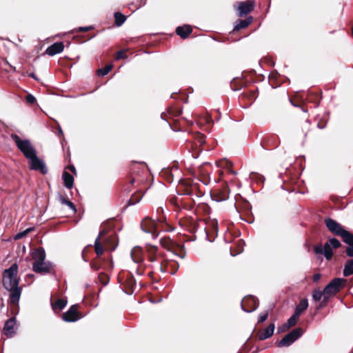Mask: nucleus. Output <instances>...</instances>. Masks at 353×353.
Listing matches in <instances>:
<instances>
[{
    "instance_id": "f257e3e1",
    "label": "nucleus",
    "mask_w": 353,
    "mask_h": 353,
    "mask_svg": "<svg viewBox=\"0 0 353 353\" xmlns=\"http://www.w3.org/2000/svg\"><path fill=\"white\" fill-rule=\"evenodd\" d=\"M32 259L34 263L32 270L36 273L47 274L51 270V265L50 263L45 261L46 253L43 249L39 248L32 253Z\"/></svg>"
},
{
    "instance_id": "f03ea898",
    "label": "nucleus",
    "mask_w": 353,
    "mask_h": 353,
    "mask_svg": "<svg viewBox=\"0 0 353 353\" xmlns=\"http://www.w3.org/2000/svg\"><path fill=\"white\" fill-rule=\"evenodd\" d=\"M18 265L17 263L12 264L8 269L3 272V285L6 290H13L14 287L19 285V279L17 278Z\"/></svg>"
},
{
    "instance_id": "7ed1b4c3",
    "label": "nucleus",
    "mask_w": 353,
    "mask_h": 353,
    "mask_svg": "<svg viewBox=\"0 0 353 353\" xmlns=\"http://www.w3.org/2000/svg\"><path fill=\"white\" fill-rule=\"evenodd\" d=\"M11 138L17 148L23 153L26 159L37 153L36 150L28 139H21L17 134H12Z\"/></svg>"
},
{
    "instance_id": "20e7f679",
    "label": "nucleus",
    "mask_w": 353,
    "mask_h": 353,
    "mask_svg": "<svg viewBox=\"0 0 353 353\" xmlns=\"http://www.w3.org/2000/svg\"><path fill=\"white\" fill-rule=\"evenodd\" d=\"M345 280L343 279L336 278L333 279L324 288V301H327L330 297L335 295L343 286Z\"/></svg>"
},
{
    "instance_id": "39448f33",
    "label": "nucleus",
    "mask_w": 353,
    "mask_h": 353,
    "mask_svg": "<svg viewBox=\"0 0 353 353\" xmlns=\"http://www.w3.org/2000/svg\"><path fill=\"white\" fill-rule=\"evenodd\" d=\"M303 334L301 328H296L285 335L278 343V347H288L292 344Z\"/></svg>"
},
{
    "instance_id": "423d86ee",
    "label": "nucleus",
    "mask_w": 353,
    "mask_h": 353,
    "mask_svg": "<svg viewBox=\"0 0 353 353\" xmlns=\"http://www.w3.org/2000/svg\"><path fill=\"white\" fill-rule=\"evenodd\" d=\"M28 159L31 170H39L43 174L47 173L48 169L43 161L37 157V153L28 157Z\"/></svg>"
},
{
    "instance_id": "0eeeda50",
    "label": "nucleus",
    "mask_w": 353,
    "mask_h": 353,
    "mask_svg": "<svg viewBox=\"0 0 353 353\" xmlns=\"http://www.w3.org/2000/svg\"><path fill=\"white\" fill-rule=\"evenodd\" d=\"M77 305H72L70 309L63 314V319L66 322H74L81 319V314L78 312Z\"/></svg>"
},
{
    "instance_id": "6e6552de",
    "label": "nucleus",
    "mask_w": 353,
    "mask_h": 353,
    "mask_svg": "<svg viewBox=\"0 0 353 353\" xmlns=\"http://www.w3.org/2000/svg\"><path fill=\"white\" fill-rule=\"evenodd\" d=\"M259 306L257 300L253 296H249L245 298L242 303V309L246 312H251L255 310Z\"/></svg>"
},
{
    "instance_id": "1a4fd4ad",
    "label": "nucleus",
    "mask_w": 353,
    "mask_h": 353,
    "mask_svg": "<svg viewBox=\"0 0 353 353\" xmlns=\"http://www.w3.org/2000/svg\"><path fill=\"white\" fill-rule=\"evenodd\" d=\"M141 226L144 232L153 234L157 230L158 223L154 220L146 217L142 221Z\"/></svg>"
},
{
    "instance_id": "9d476101",
    "label": "nucleus",
    "mask_w": 353,
    "mask_h": 353,
    "mask_svg": "<svg viewBox=\"0 0 353 353\" xmlns=\"http://www.w3.org/2000/svg\"><path fill=\"white\" fill-rule=\"evenodd\" d=\"M325 223L327 229L337 236H339L341 233V231L344 230L341 224L330 218L326 219L325 220Z\"/></svg>"
},
{
    "instance_id": "9b49d317",
    "label": "nucleus",
    "mask_w": 353,
    "mask_h": 353,
    "mask_svg": "<svg viewBox=\"0 0 353 353\" xmlns=\"http://www.w3.org/2000/svg\"><path fill=\"white\" fill-rule=\"evenodd\" d=\"M314 252L316 254H323L325 257L328 260H330L333 256L332 248L331 245L327 243V242L325 243L323 247L321 245L316 246L314 248Z\"/></svg>"
},
{
    "instance_id": "f8f14e48",
    "label": "nucleus",
    "mask_w": 353,
    "mask_h": 353,
    "mask_svg": "<svg viewBox=\"0 0 353 353\" xmlns=\"http://www.w3.org/2000/svg\"><path fill=\"white\" fill-rule=\"evenodd\" d=\"M131 258L135 263L142 264L144 261L143 252L140 247H134L130 252Z\"/></svg>"
},
{
    "instance_id": "ddd939ff",
    "label": "nucleus",
    "mask_w": 353,
    "mask_h": 353,
    "mask_svg": "<svg viewBox=\"0 0 353 353\" xmlns=\"http://www.w3.org/2000/svg\"><path fill=\"white\" fill-rule=\"evenodd\" d=\"M254 9V3L251 1L241 2L239 5V14L243 17L248 14Z\"/></svg>"
},
{
    "instance_id": "4468645a",
    "label": "nucleus",
    "mask_w": 353,
    "mask_h": 353,
    "mask_svg": "<svg viewBox=\"0 0 353 353\" xmlns=\"http://www.w3.org/2000/svg\"><path fill=\"white\" fill-rule=\"evenodd\" d=\"M64 49V45L62 42H57L50 46L46 50V53L49 56H54L61 53Z\"/></svg>"
},
{
    "instance_id": "2eb2a0df",
    "label": "nucleus",
    "mask_w": 353,
    "mask_h": 353,
    "mask_svg": "<svg viewBox=\"0 0 353 353\" xmlns=\"http://www.w3.org/2000/svg\"><path fill=\"white\" fill-rule=\"evenodd\" d=\"M16 325L15 318L9 319L3 327V332L7 336H12L14 334V327Z\"/></svg>"
},
{
    "instance_id": "dca6fc26",
    "label": "nucleus",
    "mask_w": 353,
    "mask_h": 353,
    "mask_svg": "<svg viewBox=\"0 0 353 353\" xmlns=\"http://www.w3.org/2000/svg\"><path fill=\"white\" fill-rule=\"evenodd\" d=\"M10 292V301L12 305H18L21 294V288L19 286L14 287L13 290H8Z\"/></svg>"
},
{
    "instance_id": "f3484780",
    "label": "nucleus",
    "mask_w": 353,
    "mask_h": 353,
    "mask_svg": "<svg viewBox=\"0 0 353 353\" xmlns=\"http://www.w3.org/2000/svg\"><path fill=\"white\" fill-rule=\"evenodd\" d=\"M192 28L190 26L185 25L177 27L176 29V33L182 39H186L192 32Z\"/></svg>"
},
{
    "instance_id": "a211bd4d",
    "label": "nucleus",
    "mask_w": 353,
    "mask_h": 353,
    "mask_svg": "<svg viewBox=\"0 0 353 353\" xmlns=\"http://www.w3.org/2000/svg\"><path fill=\"white\" fill-rule=\"evenodd\" d=\"M148 256L151 262H155L157 260V247L154 245H148L146 248Z\"/></svg>"
},
{
    "instance_id": "6ab92c4d",
    "label": "nucleus",
    "mask_w": 353,
    "mask_h": 353,
    "mask_svg": "<svg viewBox=\"0 0 353 353\" xmlns=\"http://www.w3.org/2000/svg\"><path fill=\"white\" fill-rule=\"evenodd\" d=\"M105 234V231L103 230L99 232V236L94 241V248L95 252L97 256H101L103 253V247L101 245V243H100V239L102 236H103Z\"/></svg>"
},
{
    "instance_id": "aec40b11",
    "label": "nucleus",
    "mask_w": 353,
    "mask_h": 353,
    "mask_svg": "<svg viewBox=\"0 0 353 353\" xmlns=\"http://www.w3.org/2000/svg\"><path fill=\"white\" fill-rule=\"evenodd\" d=\"M63 179L64 181V185L67 188H72L74 184V178L73 176L67 172H63Z\"/></svg>"
},
{
    "instance_id": "412c9836",
    "label": "nucleus",
    "mask_w": 353,
    "mask_h": 353,
    "mask_svg": "<svg viewBox=\"0 0 353 353\" xmlns=\"http://www.w3.org/2000/svg\"><path fill=\"white\" fill-rule=\"evenodd\" d=\"M339 236L342 238L344 243L348 245L353 244V235L345 229L341 231V233Z\"/></svg>"
},
{
    "instance_id": "4be33fe9",
    "label": "nucleus",
    "mask_w": 353,
    "mask_h": 353,
    "mask_svg": "<svg viewBox=\"0 0 353 353\" xmlns=\"http://www.w3.org/2000/svg\"><path fill=\"white\" fill-rule=\"evenodd\" d=\"M274 330V325L273 323L270 324L269 326L260 335L259 339L261 340H264L268 338H270L273 334Z\"/></svg>"
},
{
    "instance_id": "5701e85b",
    "label": "nucleus",
    "mask_w": 353,
    "mask_h": 353,
    "mask_svg": "<svg viewBox=\"0 0 353 353\" xmlns=\"http://www.w3.org/2000/svg\"><path fill=\"white\" fill-rule=\"evenodd\" d=\"M161 245L165 249L172 250L175 244L174 241L169 237H163L160 241Z\"/></svg>"
},
{
    "instance_id": "b1692460",
    "label": "nucleus",
    "mask_w": 353,
    "mask_h": 353,
    "mask_svg": "<svg viewBox=\"0 0 353 353\" xmlns=\"http://www.w3.org/2000/svg\"><path fill=\"white\" fill-rule=\"evenodd\" d=\"M308 307V302L307 299H302L299 305L296 306L295 312L298 315H301V314Z\"/></svg>"
},
{
    "instance_id": "393cba45",
    "label": "nucleus",
    "mask_w": 353,
    "mask_h": 353,
    "mask_svg": "<svg viewBox=\"0 0 353 353\" xmlns=\"http://www.w3.org/2000/svg\"><path fill=\"white\" fill-rule=\"evenodd\" d=\"M352 274H353V259L349 260L343 269V275L345 276H349Z\"/></svg>"
},
{
    "instance_id": "a878e982",
    "label": "nucleus",
    "mask_w": 353,
    "mask_h": 353,
    "mask_svg": "<svg viewBox=\"0 0 353 353\" xmlns=\"http://www.w3.org/2000/svg\"><path fill=\"white\" fill-rule=\"evenodd\" d=\"M251 21V18L238 21L234 26V30H239L242 28L248 27L250 24Z\"/></svg>"
},
{
    "instance_id": "bb28decb",
    "label": "nucleus",
    "mask_w": 353,
    "mask_h": 353,
    "mask_svg": "<svg viewBox=\"0 0 353 353\" xmlns=\"http://www.w3.org/2000/svg\"><path fill=\"white\" fill-rule=\"evenodd\" d=\"M59 201H60L61 203L68 205L72 210L73 212H76L77 210L75 205L72 202L68 201L61 194L59 196Z\"/></svg>"
},
{
    "instance_id": "cd10ccee",
    "label": "nucleus",
    "mask_w": 353,
    "mask_h": 353,
    "mask_svg": "<svg viewBox=\"0 0 353 353\" xmlns=\"http://www.w3.org/2000/svg\"><path fill=\"white\" fill-rule=\"evenodd\" d=\"M115 24L117 26H121L126 20L125 15L121 12H117L114 13Z\"/></svg>"
},
{
    "instance_id": "c85d7f7f",
    "label": "nucleus",
    "mask_w": 353,
    "mask_h": 353,
    "mask_svg": "<svg viewBox=\"0 0 353 353\" xmlns=\"http://www.w3.org/2000/svg\"><path fill=\"white\" fill-rule=\"evenodd\" d=\"M299 318V315H298L297 314L294 313L288 321L287 323H286V327H287V329H289L290 327L294 326L298 319Z\"/></svg>"
},
{
    "instance_id": "c756f323",
    "label": "nucleus",
    "mask_w": 353,
    "mask_h": 353,
    "mask_svg": "<svg viewBox=\"0 0 353 353\" xmlns=\"http://www.w3.org/2000/svg\"><path fill=\"white\" fill-rule=\"evenodd\" d=\"M67 304V301L63 299H57L54 303H52L53 308H57L59 310L63 309Z\"/></svg>"
},
{
    "instance_id": "7c9ffc66",
    "label": "nucleus",
    "mask_w": 353,
    "mask_h": 353,
    "mask_svg": "<svg viewBox=\"0 0 353 353\" xmlns=\"http://www.w3.org/2000/svg\"><path fill=\"white\" fill-rule=\"evenodd\" d=\"M322 297L324 298V290L323 291H321L319 290H314L313 294H312L313 300H314L316 301H319L321 299Z\"/></svg>"
},
{
    "instance_id": "2f4dec72",
    "label": "nucleus",
    "mask_w": 353,
    "mask_h": 353,
    "mask_svg": "<svg viewBox=\"0 0 353 353\" xmlns=\"http://www.w3.org/2000/svg\"><path fill=\"white\" fill-rule=\"evenodd\" d=\"M112 68V65H108L105 67H104L103 68H101V69L98 70H97V74L99 76H102V77L105 76V75L108 74L110 72Z\"/></svg>"
},
{
    "instance_id": "473e14b6",
    "label": "nucleus",
    "mask_w": 353,
    "mask_h": 353,
    "mask_svg": "<svg viewBox=\"0 0 353 353\" xmlns=\"http://www.w3.org/2000/svg\"><path fill=\"white\" fill-rule=\"evenodd\" d=\"M33 230V228H27L26 230H25L23 232H19L18 234H16L15 236V239H22L23 237H24L25 236H26V234L28 233H29L30 232L32 231Z\"/></svg>"
},
{
    "instance_id": "72a5a7b5",
    "label": "nucleus",
    "mask_w": 353,
    "mask_h": 353,
    "mask_svg": "<svg viewBox=\"0 0 353 353\" xmlns=\"http://www.w3.org/2000/svg\"><path fill=\"white\" fill-rule=\"evenodd\" d=\"M327 243L330 244L333 248H339L341 245L340 241L335 238L330 239Z\"/></svg>"
},
{
    "instance_id": "f704fd0d",
    "label": "nucleus",
    "mask_w": 353,
    "mask_h": 353,
    "mask_svg": "<svg viewBox=\"0 0 353 353\" xmlns=\"http://www.w3.org/2000/svg\"><path fill=\"white\" fill-rule=\"evenodd\" d=\"M268 317V312H263L260 314L259 316L258 323H263L264 322Z\"/></svg>"
},
{
    "instance_id": "c9c22d12",
    "label": "nucleus",
    "mask_w": 353,
    "mask_h": 353,
    "mask_svg": "<svg viewBox=\"0 0 353 353\" xmlns=\"http://www.w3.org/2000/svg\"><path fill=\"white\" fill-rule=\"evenodd\" d=\"M126 57L125 52L124 50H120L117 54L116 59H125Z\"/></svg>"
},
{
    "instance_id": "e433bc0d",
    "label": "nucleus",
    "mask_w": 353,
    "mask_h": 353,
    "mask_svg": "<svg viewBox=\"0 0 353 353\" xmlns=\"http://www.w3.org/2000/svg\"><path fill=\"white\" fill-rule=\"evenodd\" d=\"M346 254L350 257H353V243L349 245L346 249Z\"/></svg>"
},
{
    "instance_id": "4c0bfd02",
    "label": "nucleus",
    "mask_w": 353,
    "mask_h": 353,
    "mask_svg": "<svg viewBox=\"0 0 353 353\" xmlns=\"http://www.w3.org/2000/svg\"><path fill=\"white\" fill-rule=\"evenodd\" d=\"M26 100L28 103H33L35 102L36 101V99L34 98V96H32V94H28L26 96Z\"/></svg>"
},
{
    "instance_id": "58836bf2",
    "label": "nucleus",
    "mask_w": 353,
    "mask_h": 353,
    "mask_svg": "<svg viewBox=\"0 0 353 353\" xmlns=\"http://www.w3.org/2000/svg\"><path fill=\"white\" fill-rule=\"evenodd\" d=\"M197 140H198V142H199L201 145L203 144V143H205V137H204V136H203V134H199V135L197 136Z\"/></svg>"
},
{
    "instance_id": "ea45409f",
    "label": "nucleus",
    "mask_w": 353,
    "mask_h": 353,
    "mask_svg": "<svg viewBox=\"0 0 353 353\" xmlns=\"http://www.w3.org/2000/svg\"><path fill=\"white\" fill-rule=\"evenodd\" d=\"M203 119L206 123H210L212 121V118L209 115L205 116Z\"/></svg>"
},
{
    "instance_id": "a19ab883",
    "label": "nucleus",
    "mask_w": 353,
    "mask_h": 353,
    "mask_svg": "<svg viewBox=\"0 0 353 353\" xmlns=\"http://www.w3.org/2000/svg\"><path fill=\"white\" fill-rule=\"evenodd\" d=\"M320 278H321V274H315L313 276V280L315 282H317L320 279Z\"/></svg>"
},
{
    "instance_id": "79ce46f5",
    "label": "nucleus",
    "mask_w": 353,
    "mask_h": 353,
    "mask_svg": "<svg viewBox=\"0 0 353 353\" xmlns=\"http://www.w3.org/2000/svg\"><path fill=\"white\" fill-rule=\"evenodd\" d=\"M212 225L214 230V231L217 232L218 230V223L216 221H212Z\"/></svg>"
},
{
    "instance_id": "37998d69",
    "label": "nucleus",
    "mask_w": 353,
    "mask_h": 353,
    "mask_svg": "<svg viewBox=\"0 0 353 353\" xmlns=\"http://www.w3.org/2000/svg\"><path fill=\"white\" fill-rule=\"evenodd\" d=\"M91 29V27H81L79 28V30L82 32L88 31Z\"/></svg>"
},
{
    "instance_id": "c03bdc74",
    "label": "nucleus",
    "mask_w": 353,
    "mask_h": 353,
    "mask_svg": "<svg viewBox=\"0 0 353 353\" xmlns=\"http://www.w3.org/2000/svg\"><path fill=\"white\" fill-rule=\"evenodd\" d=\"M170 202H171L172 204H174V205H177V201H176V199H174V198L171 199H170Z\"/></svg>"
},
{
    "instance_id": "a18cd8bd",
    "label": "nucleus",
    "mask_w": 353,
    "mask_h": 353,
    "mask_svg": "<svg viewBox=\"0 0 353 353\" xmlns=\"http://www.w3.org/2000/svg\"><path fill=\"white\" fill-rule=\"evenodd\" d=\"M70 170L73 172L75 173V168L74 166H70Z\"/></svg>"
},
{
    "instance_id": "49530a36",
    "label": "nucleus",
    "mask_w": 353,
    "mask_h": 353,
    "mask_svg": "<svg viewBox=\"0 0 353 353\" xmlns=\"http://www.w3.org/2000/svg\"><path fill=\"white\" fill-rule=\"evenodd\" d=\"M178 268H179V265L174 264V268L175 269V270L172 272V274H174L176 272V270L178 269Z\"/></svg>"
},
{
    "instance_id": "de8ad7c7",
    "label": "nucleus",
    "mask_w": 353,
    "mask_h": 353,
    "mask_svg": "<svg viewBox=\"0 0 353 353\" xmlns=\"http://www.w3.org/2000/svg\"><path fill=\"white\" fill-rule=\"evenodd\" d=\"M228 198V196L226 194H224V196L220 199L221 200H225Z\"/></svg>"
},
{
    "instance_id": "09e8293b",
    "label": "nucleus",
    "mask_w": 353,
    "mask_h": 353,
    "mask_svg": "<svg viewBox=\"0 0 353 353\" xmlns=\"http://www.w3.org/2000/svg\"><path fill=\"white\" fill-rule=\"evenodd\" d=\"M91 266H92V268L93 269H94L95 270H98V267H97V265H92Z\"/></svg>"
},
{
    "instance_id": "8fccbe9b",
    "label": "nucleus",
    "mask_w": 353,
    "mask_h": 353,
    "mask_svg": "<svg viewBox=\"0 0 353 353\" xmlns=\"http://www.w3.org/2000/svg\"><path fill=\"white\" fill-rule=\"evenodd\" d=\"M30 76L32 77V78L37 79L35 75L33 73L30 74Z\"/></svg>"
},
{
    "instance_id": "3c124183",
    "label": "nucleus",
    "mask_w": 353,
    "mask_h": 353,
    "mask_svg": "<svg viewBox=\"0 0 353 353\" xmlns=\"http://www.w3.org/2000/svg\"><path fill=\"white\" fill-rule=\"evenodd\" d=\"M134 179H132V180L131 181V183H132V184H133V183H134Z\"/></svg>"
}]
</instances>
